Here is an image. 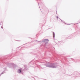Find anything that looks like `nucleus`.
<instances>
[{"mask_svg": "<svg viewBox=\"0 0 80 80\" xmlns=\"http://www.w3.org/2000/svg\"><path fill=\"white\" fill-rule=\"evenodd\" d=\"M48 67H50V68H56V67L54 66H48Z\"/></svg>", "mask_w": 80, "mask_h": 80, "instance_id": "f257e3e1", "label": "nucleus"}, {"mask_svg": "<svg viewBox=\"0 0 80 80\" xmlns=\"http://www.w3.org/2000/svg\"><path fill=\"white\" fill-rule=\"evenodd\" d=\"M44 42H48L49 40L48 39H45L44 40Z\"/></svg>", "mask_w": 80, "mask_h": 80, "instance_id": "f03ea898", "label": "nucleus"}, {"mask_svg": "<svg viewBox=\"0 0 80 80\" xmlns=\"http://www.w3.org/2000/svg\"><path fill=\"white\" fill-rule=\"evenodd\" d=\"M53 37H55V33L54 32H53Z\"/></svg>", "mask_w": 80, "mask_h": 80, "instance_id": "20e7f679", "label": "nucleus"}, {"mask_svg": "<svg viewBox=\"0 0 80 80\" xmlns=\"http://www.w3.org/2000/svg\"><path fill=\"white\" fill-rule=\"evenodd\" d=\"M18 73H21V70L20 69H18Z\"/></svg>", "mask_w": 80, "mask_h": 80, "instance_id": "7ed1b4c3", "label": "nucleus"}]
</instances>
